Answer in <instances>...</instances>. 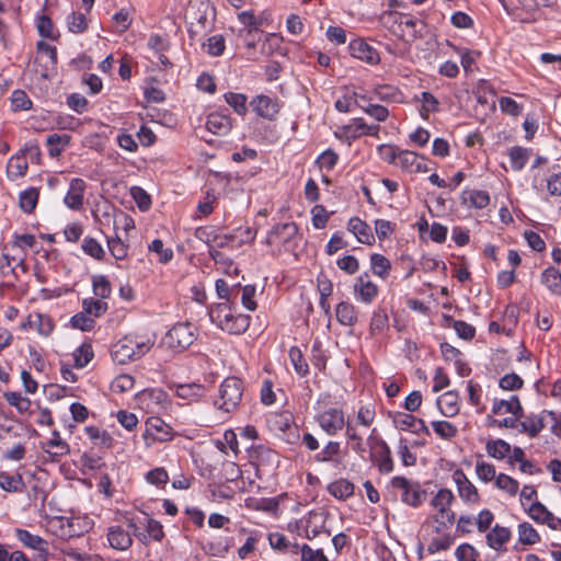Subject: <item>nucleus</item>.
I'll use <instances>...</instances> for the list:
<instances>
[{
  "instance_id": "f257e3e1",
  "label": "nucleus",
  "mask_w": 561,
  "mask_h": 561,
  "mask_svg": "<svg viewBox=\"0 0 561 561\" xmlns=\"http://www.w3.org/2000/svg\"><path fill=\"white\" fill-rule=\"evenodd\" d=\"M210 321L229 334H242L250 327L249 314L237 313L234 304L218 302L208 308Z\"/></svg>"
},
{
  "instance_id": "f03ea898",
  "label": "nucleus",
  "mask_w": 561,
  "mask_h": 561,
  "mask_svg": "<svg viewBox=\"0 0 561 561\" xmlns=\"http://www.w3.org/2000/svg\"><path fill=\"white\" fill-rule=\"evenodd\" d=\"M153 342L144 335L127 334L112 348L111 355L114 362L124 365L137 360L150 351Z\"/></svg>"
},
{
  "instance_id": "7ed1b4c3",
  "label": "nucleus",
  "mask_w": 561,
  "mask_h": 561,
  "mask_svg": "<svg viewBox=\"0 0 561 561\" xmlns=\"http://www.w3.org/2000/svg\"><path fill=\"white\" fill-rule=\"evenodd\" d=\"M190 38L210 32L216 19V9L210 0H195L190 12Z\"/></svg>"
},
{
  "instance_id": "20e7f679",
  "label": "nucleus",
  "mask_w": 561,
  "mask_h": 561,
  "mask_svg": "<svg viewBox=\"0 0 561 561\" xmlns=\"http://www.w3.org/2000/svg\"><path fill=\"white\" fill-rule=\"evenodd\" d=\"M299 228L294 221L276 224L268 230L265 244L270 247L277 245L279 252H294L297 249L296 237Z\"/></svg>"
},
{
  "instance_id": "39448f33",
  "label": "nucleus",
  "mask_w": 561,
  "mask_h": 561,
  "mask_svg": "<svg viewBox=\"0 0 561 561\" xmlns=\"http://www.w3.org/2000/svg\"><path fill=\"white\" fill-rule=\"evenodd\" d=\"M243 381L238 377H227L219 387V398L215 401V407L224 412L234 411L243 396Z\"/></svg>"
},
{
  "instance_id": "423d86ee",
  "label": "nucleus",
  "mask_w": 561,
  "mask_h": 561,
  "mask_svg": "<svg viewBox=\"0 0 561 561\" xmlns=\"http://www.w3.org/2000/svg\"><path fill=\"white\" fill-rule=\"evenodd\" d=\"M391 485L402 491L401 501L411 506L420 507L426 499V491L416 481H410L405 477L397 476L391 479Z\"/></svg>"
},
{
  "instance_id": "0eeeda50",
  "label": "nucleus",
  "mask_w": 561,
  "mask_h": 561,
  "mask_svg": "<svg viewBox=\"0 0 561 561\" xmlns=\"http://www.w3.org/2000/svg\"><path fill=\"white\" fill-rule=\"evenodd\" d=\"M195 339L194 325L191 322H179L167 332L164 343L170 348L183 351L191 346Z\"/></svg>"
},
{
  "instance_id": "6e6552de",
  "label": "nucleus",
  "mask_w": 561,
  "mask_h": 561,
  "mask_svg": "<svg viewBox=\"0 0 561 561\" xmlns=\"http://www.w3.org/2000/svg\"><path fill=\"white\" fill-rule=\"evenodd\" d=\"M376 428L373 430L374 434ZM370 448L375 449L370 454V460L378 467L380 473H390L393 471V459L388 444L382 438H375L373 435L368 437Z\"/></svg>"
},
{
  "instance_id": "1a4fd4ad",
  "label": "nucleus",
  "mask_w": 561,
  "mask_h": 561,
  "mask_svg": "<svg viewBox=\"0 0 561 561\" xmlns=\"http://www.w3.org/2000/svg\"><path fill=\"white\" fill-rule=\"evenodd\" d=\"M314 421L319 427L329 436L336 435L347 425L344 411L340 408H330L328 410L318 412L314 415Z\"/></svg>"
},
{
  "instance_id": "9d476101",
  "label": "nucleus",
  "mask_w": 561,
  "mask_h": 561,
  "mask_svg": "<svg viewBox=\"0 0 561 561\" xmlns=\"http://www.w3.org/2000/svg\"><path fill=\"white\" fill-rule=\"evenodd\" d=\"M142 436L149 446L153 442L164 443L171 440L173 438V430L162 419L150 416L146 421V430Z\"/></svg>"
},
{
  "instance_id": "9b49d317",
  "label": "nucleus",
  "mask_w": 561,
  "mask_h": 561,
  "mask_svg": "<svg viewBox=\"0 0 561 561\" xmlns=\"http://www.w3.org/2000/svg\"><path fill=\"white\" fill-rule=\"evenodd\" d=\"M379 129V125H368L364 118L358 117L353 118L351 124L343 126L340 133H335V136L351 144L363 135L376 136Z\"/></svg>"
},
{
  "instance_id": "f8f14e48",
  "label": "nucleus",
  "mask_w": 561,
  "mask_h": 561,
  "mask_svg": "<svg viewBox=\"0 0 561 561\" xmlns=\"http://www.w3.org/2000/svg\"><path fill=\"white\" fill-rule=\"evenodd\" d=\"M250 106L257 116L268 121H275L280 111L278 99L265 94L254 96L250 101Z\"/></svg>"
},
{
  "instance_id": "ddd939ff",
  "label": "nucleus",
  "mask_w": 561,
  "mask_h": 561,
  "mask_svg": "<svg viewBox=\"0 0 561 561\" xmlns=\"http://www.w3.org/2000/svg\"><path fill=\"white\" fill-rule=\"evenodd\" d=\"M453 480L457 485V491L460 499L469 504L474 505L480 501V495L477 488L471 483L462 469H456L453 472Z\"/></svg>"
},
{
  "instance_id": "4468645a",
  "label": "nucleus",
  "mask_w": 561,
  "mask_h": 561,
  "mask_svg": "<svg viewBox=\"0 0 561 561\" xmlns=\"http://www.w3.org/2000/svg\"><path fill=\"white\" fill-rule=\"evenodd\" d=\"M378 286L369 279L367 272L359 275L354 284V295L357 301L370 305L378 296Z\"/></svg>"
},
{
  "instance_id": "2eb2a0df",
  "label": "nucleus",
  "mask_w": 561,
  "mask_h": 561,
  "mask_svg": "<svg viewBox=\"0 0 561 561\" xmlns=\"http://www.w3.org/2000/svg\"><path fill=\"white\" fill-rule=\"evenodd\" d=\"M393 424L397 428L401 431L411 430L414 434H425L427 436L431 435L428 427L422 419H417L412 414L396 412L393 414Z\"/></svg>"
},
{
  "instance_id": "dca6fc26",
  "label": "nucleus",
  "mask_w": 561,
  "mask_h": 561,
  "mask_svg": "<svg viewBox=\"0 0 561 561\" xmlns=\"http://www.w3.org/2000/svg\"><path fill=\"white\" fill-rule=\"evenodd\" d=\"M350 54L369 65H377L380 61L378 51L362 38L351 41L348 44Z\"/></svg>"
},
{
  "instance_id": "f3484780",
  "label": "nucleus",
  "mask_w": 561,
  "mask_h": 561,
  "mask_svg": "<svg viewBox=\"0 0 561 561\" xmlns=\"http://www.w3.org/2000/svg\"><path fill=\"white\" fill-rule=\"evenodd\" d=\"M85 187V181L80 178H75L70 181L69 190L64 198V203L68 208L72 210H80L82 208Z\"/></svg>"
},
{
  "instance_id": "a211bd4d",
  "label": "nucleus",
  "mask_w": 561,
  "mask_h": 561,
  "mask_svg": "<svg viewBox=\"0 0 561 561\" xmlns=\"http://www.w3.org/2000/svg\"><path fill=\"white\" fill-rule=\"evenodd\" d=\"M206 128L214 135L225 136L232 128L231 117L222 112H213L207 116Z\"/></svg>"
},
{
  "instance_id": "6ab92c4d",
  "label": "nucleus",
  "mask_w": 561,
  "mask_h": 561,
  "mask_svg": "<svg viewBox=\"0 0 561 561\" xmlns=\"http://www.w3.org/2000/svg\"><path fill=\"white\" fill-rule=\"evenodd\" d=\"M511 529L496 524L485 536L486 545L495 551H505L506 543L511 540Z\"/></svg>"
},
{
  "instance_id": "aec40b11",
  "label": "nucleus",
  "mask_w": 561,
  "mask_h": 561,
  "mask_svg": "<svg viewBox=\"0 0 561 561\" xmlns=\"http://www.w3.org/2000/svg\"><path fill=\"white\" fill-rule=\"evenodd\" d=\"M43 450L47 453L54 461H58L61 457L70 453V446L61 439L58 431H53L51 438L43 445Z\"/></svg>"
},
{
  "instance_id": "412c9836",
  "label": "nucleus",
  "mask_w": 561,
  "mask_h": 561,
  "mask_svg": "<svg viewBox=\"0 0 561 561\" xmlns=\"http://www.w3.org/2000/svg\"><path fill=\"white\" fill-rule=\"evenodd\" d=\"M347 229L351 231L358 242L364 244H373L375 237L370 226L358 217H352L347 222Z\"/></svg>"
},
{
  "instance_id": "4be33fe9",
  "label": "nucleus",
  "mask_w": 561,
  "mask_h": 561,
  "mask_svg": "<svg viewBox=\"0 0 561 561\" xmlns=\"http://www.w3.org/2000/svg\"><path fill=\"white\" fill-rule=\"evenodd\" d=\"M545 415L547 413L540 414H529L524 416V421L519 422V433L527 434L530 438H535L539 435V433L546 427Z\"/></svg>"
},
{
  "instance_id": "5701e85b",
  "label": "nucleus",
  "mask_w": 561,
  "mask_h": 561,
  "mask_svg": "<svg viewBox=\"0 0 561 561\" xmlns=\"http://www.w3.org/2000/svg\"><path fill=\"white\" fill-rule=\"evenodd\" d=\"M420 156L410 150H404L400 154V162H397L401 169L411 172V173H422L427 172L428 168L424 162L419 161ZM424 159L423 156H421Z\"/></svg>"
},
{
  "instance_id": "b1692460",
  "label": "nucleus",
  "mask_w": 561,
  "mask_h": 561,
  "mask_svg": "<svg viewBox=\"0 0 561 561\" xmlns=\"http://www.w3.org/2000/svg\"><path fill=\"white\" fill-rule=\"evenodd\" d=\"M15 537L26 548L34 549L47 554L48 543L45 539L37 535L31 534L26 529L15 528Z\"/></svg>"
},
{
  "instance_id": "393cba45",
  "label": "nucleus",
  "mask_w": 561,
  "mask_h": 561,
  "mask_svg": "<svg viewBox=\"0 0 561 561\" xmlns=\"http://www.w3.org/2000/svg\"><path fill=\"white\" fill-rule=\"evenodd\" d=\"M492 413H511L514 416L524 417V409L517 396H512L510 400L495 399L492 405Z\"/></svg>"
},
{
  "instance_id": "a878e982",
  "label": "nucleus",
  "mask_w": 561,
  "mask_h": 561,
  "mask_svg": "<svg viewBox=\"0 0 561 561\" xmlns=\"http://www.w3.org/2000/svg\"><path fill=\"white\" fill-rule=\"evenodd\" d=\"M459 396L456 390L446 391L437 399V405L440 413L447 417H453L459 412Z\"/></svg>"
},
{
  "instance_id": "bb28decb",
  "label": "nucleus",
  "mask_w": 561,
  "mask_h": 561,
  "mask_svg": "<svg viewBox=\"0 0 561 561\" xmlns=\"http://www.w3.org/2000/svg\"><path fill=\"white\" fill-rule=\"evenodd\" d=\"M335 317L337 322L344 327H354L357 323V310L348 301H341L335 307Z\"/></svg>"
},
{
  "instance_id": "cd10ccee",
  "label": "nucleus",
  "mask_w": 561,
  "mask_h": 561,
  "mask_svg": "<svg viewBox=\"0 0 561 561\" xmlns=\"http://www.w3.org/2000/svg\"><path fill=\"white\" fill-rule=\"evenodd\" d=\"M461 202L470 207L483 209L490 204V195L483 190H465L461 194Z\"/></svg>"
},
{
  "instance_id": "c85d7f7f",
  "label": "nucleus",
  "mask_w": 561,
  "mask_h": 561,
  "mask_svg": "<svg viewBox=\"0 0 561 561\" xmlns=\"http://www.w3.org/2000/svg\"><path fill=\"white\" fill-rule=\"evenodd\" d=\"M107 540L110 546L117 550H127L133 543L129 534L119 526H114L108 529Z\"/></svg>"
},
{
  "instance_id": "c756f323",
  "label": "nucleus",
  "mask_w": 561,
  "mask_h": 561,
  "mask_svg": "<svg viewBox=\"0 0 561 561\" xmlns=\"http://www.w3.org/2000/svg\"><path fill=\"white\" fill-rule=\"evenodd\" d=\"M84 432L93 445L100 448L110 449L114 445V438L105 430L90 425L84 427Z\"/></svg>"
},
{
  "instance_id": "7c9ffc66",
  "label": "nucleus",
  "mask_w": 561,
  "mask_h": 561,
  "mask_svg": "<svg viewBox=\"0 0 561 561\" xmlns=\"http://www.w3.org/2000/svg\"><path fill=\"white\" fill-rule=\"evenodd\" d=\"M355 485L347 479L341 478L328 485V492L340 501H345L354 494Z\"/></svg>"
},
{
  "instance_id": "2f4dec72",
  "label": "nucleus",
  "mask_w": 561,
  "mask_h": 561,
  "mask_svg": "<svg viewBox=\"0 0 561 561\" xmlns=\"http://www.w3.org/2000/svg\"><path fill=\"white\" fill-rule=\"evenodd\" d=\"M454 501L455 496L451 490L443 488L432 499L431 505L437 511L436 514H447L453 512L450 506Z\"/></svg>"
},
{
  "instance_id": "473e14b6",
  "label": "nucleus",
  "mask_w": 561,
  "mask_h": 561,
  "mask_svg": "<svg viewBox=\"0 0 561 561\" xmlns=\"http://www.w3.org/2000/svg\"><path fill=\"white\" fill-rule=\"evenodd\" d=\"M28 169L27 160L19 153L12 156L7 164V174L9 180L14 181L23 178Z\"/></svg>"
},
{
  "instance_id": "72a5a7b5",
  "label": "nucleus",
  "mask_w": 561,
  "mask_h": 561,
  "mask_svg": "<svg viewBox=\"0 0 561 561\" xmlns=\"http://www.w3.org/2000/svg\"><path fill=\"white\" fill-rule=\"evenodd\" d=\"M533 150L520 146H514L508 149L511 167L514 171H522L527 164Z\"/></svg>"
},
{
  "instance_id": "f704fd0d",
  "label": "nucleus",
  "mask_w": 561,
  "mask_h": 561,
  "mask_svg": "<svg viewBox=\"0 0 561 561\" xmlns=\"http://www.w3.org/2000/svg\"><path fill=\"white\" fill-rule=\"evenodd\" d=\"M541 283L554 295L561 296V272L549 266L541 273Z\"/></svg>"
},
{
  "instance_id": "c9c22d12",
  "label": "nucleus",
  "mask_w": 561,
  "mask_h": 561,
  "mask_svg": "<svg viewBox=\"0 0 561 561\" xmlns=\"http://www.w3.org/2000/svg\"><path fill=\"white\" fill-rule=\"evenodd\" d=\"M39 198V191L36 187H28L19 194V206L25 214H32L36 208Z\"/></svg>"
},
{
  "instance_id": "e433bc0d",
  "label": "nucleus",
  "mask_w": 561,
  "mask_h": 561,
  "mask_svg": "<svg viewBox=\"0 0 561 561\" xmlns=\"http://www.w3.org/2000/svg\"><path fill=\"white\" fill-rule=\"evenodd\" d=\"M486 454L497 460L510 456L512 446L504 439H490L485 445Z\"/></svg>"
},
{
  "instance_id": "4c0bfd02",
  "label": "nucleus",
  "mask_w": 561,
  "mask_h": 561,
  "mask_svg": "<svg viewBox=\"0 0 561 561\" xmlns=\"http://www.w3.org/2000/svg\"><path fill=\"white\" fill-rule=\"evenodd\" d=\"M71 136L68 134H50L46 138V144L49 147L48 148V154L51 158H56L60 156L61 151L65 147H67L70 144Z\"/></svg>"
},
{
  "instance_id": "58836bf2",
  "label": "nucleus",
  "mask_w": 561,
  "mask_h": 561,
  "mask_svg": "<svg viewBox=\"0 0 561 561\" xmlns=\"http://www.w3.org/2000/svg\"><path fill=\"white\" fill-rule=\"evenodd\" d=\"M370 268L374 275L386 279L390 275L391 262L382 254L373 253L370 255Z\"/></svg>"
},
{
  "instance_id": "ea45409f",
  "label": "nucleus",
  "mask_w": 561,
  "mask_h": 561,
  "mask_svg": "<svg viewBox=\"0 0 561 561\" xmlns=\"http://www.w3.org/2000/svg\"><path fill=\"white\" fill-rule=\"evenodd\" d=\"M0 488L7 492H22L25 483L20 473L0 472Z\"/></svg>"
},
{
  "instance_id": "a19ab883",
  "label": "nucleus",
  "mask_w": 561,
  "mask_h": 561,
  "mask_svg": "<svg viewBox=\"0 0 561 561\" xmlns=\"http://www.w3.org/2000/svg\"><path fill=\"white\" fill-rule=\"evenodd\" d=\"M224 99L238 115L244 116L248 113V98L245 94L227 92L224 94Z\"/></svg>"
},
{
  "instance_id": "79ce46f5",
  "label": "nucleus",
  "mask_w": 561,
  "mask_h": 561,
  "mask_svg": "<svg viewBox=\"0 0 561 561\" xmlns=\"http://www.w3.org/2000/svg\"><path fill=\"white\" fill-rule=\"evenodd\" d=\"M389 318L387 311L382 307H378L374 310L369 323L370 333L373 335L377 333H381L385 329L388 328Z\"/></svg>"
},
{
  "instance_id": "37998d69",
  "label": "nucleus",
  "mask_w": 561,
  "mask_h": 561,
  "mask_svg": "<svg viewBox=\"0 0 561 561\" xmlns=\"http://www.w3.org/2000/svg\"><path fill=\"white\" fill-rule=\"evenodd\" d=\"M355 105L377 122H386L389 117V110L383 105L373 103L365 105L360 104L357 99L355 100Z\"/></svg>"
},
{
  "instance_id": "c03bdc74",
  "label": "nucleus",
  "mask_w": 561,
  "mask_h": 561,
  "mask_svg": "<svg viewBox=\"0 0 561 561\" xmlns=\"http://www.w3.org/2000/svg\"><path fill=\"white\" fill-rule=\"evenodd\" d=\"M341 453V444L335 440H329L322 450L314 455L316 462H333Z\"/></svg>"
},
{
  "instance_id": "a18cd8bd",
  "label": "nucleus",
  "mask_w": 561,
  "mask_h": 561,
  "mask_svg": "<svg viewBox=\"0 0 561 561\" xmlns=\"http://www.w3.org/2000/svg\"><path fill=\"white\" fill-rule=\"evenodd\" d=\"M373 93L376 99L386 102H400L402 96L400 90L390 84L377 85Z\"/></svg>"
},
{
  "instance_id": "49530a36",
  "label": "nucleus",
  "mask_w": 561,
  "mask_h": 561,
  "mask_svg": "<svg viewBox=\"0 0 561 561\" xmlns=\"http://www.w3.org/2000/svg\"><path fill=\"white\" fill-rule=\"evenodd\" d=\"M68 31L73 34H81L88 28V20L82 12H71L66 19Z\"/></svg>"
},
{
  "instance_id": "de8ad7c7",
  "label": "nucleus",
  "mask_w": 561,
  "mask_h": 561,
  "mask_svg": "<svg viewBox=\"0 0 561 561\" xmlns=\"http://www.w3.org/2000/svg\"><path fill=\"white\" fill-rule=\"evenodd\" d=\"M421 102L422 107L420 110V115L423 119H428L430 113L439 112V102L436 96H434L431 92L424 91L421 93Z\"/></svg>"
},
{
  "instance_id": "09e8293b",
  "label": "nucleus",
  "mask_w": 561,
  "mask_h": 561,
  "mask_svg": "<svg viewBox=\"0 0 561 561\" xmlns=\"http://www.w3.org/2000/svg\"><path fill=\"white\" fill-rule=\"evenodd\" d=\"M289 358L294 366L295 371L300 377H305L309 374V365L305 360V357L298 346H291L289 348Z\"/></svg>"
},
{
  "instance_id": "8fccbe9b",
  "label": "nucleus",
  "mask_w": 561,
  "mask_h": 561,
  "mask_svg": "<svg viewBox=\"0 0 561 561\" xmlns=\"http://www.w3.org/2000/svg\"><path fill=\"white\" fill-rule=\"evenodd\" d=\"M518 541L530 546L540 541V536L531 524L524 522L518 525Z\"/></svg>"
},
{
  "instance_id": "3c124183",
  "label": "nucleus",
  "mask_w": 561,
  "mask_h": 561,
  "mask_svg": "<svg viewBox=\"0 0 561 561\" xmlns=\"http://www.w3.org/2000/svg\"><path fill=\"white\" fill-rule=\"evenodd\" d=\"M205 392V387L199 383H185L176 387V396L186 400H196Z\"/></svg>"
},
{
  "instance_id": "603ef678",
  "label": "nucleus",
  "mask_w": 561,
  "mask_h": 561,
  "mask_svg": "<svg viewBox=\"0 0 561 561\" xmlns=\"http://www.w3.org/2000/svg\"><path fill=\"white\" fill-rule=\"evenodd\" d=\"M82 309L87 314L99 318L107 311L108 306L102 299L85 298L82 300Z\"/></svg>"
},
{
  "instance_id": "864d4df0",
  "label": "nucleus",
  "mask_w": 561,
  "mask_h": 561,
  "mask_svg": "<svg viewBox=\"0 0 561 561\" xmlns=\"http://www.w3.org/2000/svg\"><path fill=\"white\" fill-rule=\"evenodd\" d=\"M81 249L87 255L99 261L103 260L105 256V251L103 247L96 239L92 237H85L83 239Z\"/></svg>"
},
{
  "instance_id": "5fc2aeb1",
  "label": "nucleus",
  "mask_w": 561,
  "mask_h": 561,
  "mask_svg": "<svg viewBox=\"0 0 561 561\" xmlns=\"http://www.w3.org/2000/svg\"><path fill=\"white\" fill-rule=\"evenodd\" d=\"M93 356L91 344L83 343L73 352L75 367L79 369L85 367L93 359Z\"/></svg>"
},
{
  "instance_id": "6e6d98bb",
  "label": "nucleus",
  "mask_w": 561,
  "mask_h": 561,
  "mask_svg": "<svg viewBox=\"0 0 561 561\" xmlns=\"http://www.w3.org/2000/svg\"><path fill=\"white\" fill-rule=\"evenodd\" d=\"M5 401L14 407L20 413H25L31 408V400L23 397L21 392L8 391L3 394Z\"/></svg>"
},
{
  "instance_id": "4d7b16f0",
  "label": "nucleus",
  "mask_w": 561,
  "mask_h": 561,
  "mask_svg": "<svg viewBox=\"0 0 561 561\" xmlns=\"http://www.w3.org/2000/svg\"><path fill=\"white\" fill-rule=\"evenodd\" d=\"M93 294L100 299H106L112 294L110 280L104 275H95L92 277Z\"/></svg>"
},
{
  "instance_id": "13d9d810",
  "label": "nucleus",
  "mask_w": 561,
  "mask_h": 561,
  "mask_svg": "<svg viewBox=\"0 0 561 561\" xmlns=\"http://www.w3.org/2000/svg\"><path fill=\"white\" fill-rule=\"evenodd\" d=\"M446 320L451 322L454 330L457 335L466 341H470L476 335V329L473 325L462 321V320H454L451 317L446 316Z\"/></svg>"
},
{
  "instance_id": "bf43d9fd",
  "label": "nucleus",
  "mask_w": 561,
  "mask_h": 561,
  "mask_svg": "<svg viewBox=\"0 0 561 561\" xmlns=\"http://www.w3.org/2000/svg\"><path fill=\"white\" fill-rule=\"evenodd\" d=\"M70 325L82 332H90L95 327V321L84 311L78 312L70 318Z\"/></svg>"
},
{
  "instance_id": "052dcab7",
  "label": "nucleus",
  "mask_w": 561,
  "mask_h": 561,
  "mask_svg": "<svg viewBox=\"0 0 561 561\" xmlns=\"http://www.w3.org/2000/svg\"><path fill=\"white\" fill-rule=\"evenodd\" d=\"M32 101L25 91L16 89L11 95V106L14 112L28 111L32 108Z\"/></svg>"
},
{
  "instance_id": "680f3d73",
  "label": "nucleus",
  "mask_w": 561,
  "mask_h": 561,
  "mask_svg": "<svg viewBox=\"0 0 561 561\" xmlns=\"http://www.w3.org/2000/svg\"><path fill=\"white\" fill-rule=\"evenodd\" d=\"M36 26L38 34L44 38L56 41L59 37V33H54V23L48 15L38 16Z\"/></svg>"
},
{
  "instance_id": "e2e57ef3",
  "label": "nucleus",
  "mask_w": 561,
  "mask_h": 561,
  "mask_svg": "<svg viewBox=\"0 0 561 561\" xmlns=\"http://www.w3.org/2000/svg\"><path fill=\"white\" fill-rule=\"evenodd\" d=\"M238 20L247 27V35L251 36L259 32L262 21L257 19L252 11H242L238 14Z\"/></svg>"
},
{
  "instance_id": "0e129e2a",
  "label": "nucleus",
  "mask_w": 561,
  "mask_h": 561,
  "mask_svg": "<svg viewBox=\"0 0 561 561\" xmlns=\"http://www.w3.org/2000/svg\"><path fill=\"white\" fill-rule=\"evenodd\" d=\"M432 426L434 432L443 439H451L458 433L457 427L448 421H434Z\"/></svg>"
},
{
  "instance_id": "69168bd1",
  "label": "nucleus",
  "mask_w": 561,
  "mask_h": 561,
  "mask_svg": "<svg viewBox=\"0 0 561 561\" xmlns=\"http://www.w3.org/2000/svg\"><path fill=\"white\" fill-rule=\"evenodd\" d=\"M495 485L497 489L507 492L510 495H516L519 488L518 481L505 473H500L495 478Z\"/></svg>"
},
{
  "instance_id": "338daca9",
  "label": "nucleus",
  "mask_w": 561,
  "mask_h": 561,
  "mask_svg": "<svg viewBox=\"0 0 561 561\" xmlns=\"http://www.w3.org/2000/svg\"><path fill=\"white\" fill-rule=\"evenodd\" d=\"M339 161V154L333 149L324 150L316 160L320 169L331 171L335 168Z\"/></svg>"
},
{
  "instance_id": "774afa93",
  "label": "nucleus",
  "mask_w": 561,
  "mask_h": 561,
  "mask_svg": "<svg viewBox=\"0 0 561 561\" xmlns=\"http://www.w3.org/2000/svg\"><path fill=\"white\" fill-rule=\"evenodd\" d=\"M455 556L458 561H477L479 552L470 543H461L457 547Z\"/></svg>"
}]
</instances>
